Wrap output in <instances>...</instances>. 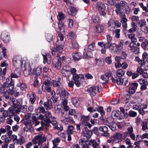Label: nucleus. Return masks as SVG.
Segmentation results:
<instances>
[{"label": "nucleus", "mask_w": 148, "mask_h": 148, "mask_svg": "<svg viewBox=\"0 0 148 148\" xmlns=\"http://www.w3.org/2000/svg\"><path fill=\"white\" fill-rule=\"evenodd\" d=\"M89 49L92 50H94L95 49V43L93 42L89 45L88 46Z\"/></svg>", "instance_id": "052dcab7"}, {"label": "nucleus", "mask_w": 148, "mask_h": 148, "mask_svg": "<svg viewBox=\"0 0 148 148\" xmlns=\"http://www.w3.org/2000/svg\"><path fill=\"white\" fill-rule=\"evenodd\" d=\"M42 68L41 66L37 67L35 70L33 72V74L37 75H39L42 72Z\"/></svg>", "instance_id": "e433bc0d"}, {"label": "nucleus", "mask_w": 148, "mask_h": 148, "mask_svg": "<svg viewBox=\"0 0 148 148\" xmlns=\"http://www.w3.org/2000/svg\"><path fill=\"white\" fill-rule=\"evenodd\" d=\"M97 111L100 113L101 116H103L105 114L104 111L103 110V108L102 107H99L97 108Z\"/></svg>", "instance_id": "09e8293b"}, {"label": "nucleus", "mask_w": 148, "mask_h": 148, "mask_svg": "<svg viewBox=\"0 0 148 148\" xmlns=\"http://www.w3.org/2000/svg\"><path fill=\"white\" fill-rule=\"evenodd\" d=\"M88 145H92L93 148H98L99 143H98L95 140H91L89 141Z\"/></svg>", "instance_id": "72a5a7b5"}, {"label": "nucleus", "mask_w": 148, "mask_h": 148, "mask_svg": "<svg viewBox=\"0 0 148 148\" xmlns=\"http://www.w3.org/2000/svg\"><path fill=\"white\" fill-rule=\"evenodd\" d=\"M71 101L73 105L75 106H77L79 105L78 100L77 98H73L72 99Z\"/></svg>", "instance_id": "3c124183"}, {"label": "nucleus", "mask_w": 148, "mask_h": 148, "mask_svg": "<svg viewBox=\"0 0 148 148\" xmlns=\"http://www.w3.org/2000/svg\"><path fill=\"white\" fill-rule=\"evenodd\" d=\"M20 112V110L19 109H14L12 108H10L8 110V116L10 118H12L16 114H19Z\"/></svg>", "instance_id": "4468645a"}, {"label": "nucleus", "mask_w": 148, "mask_h": 148, "mask_svg": "<svg viewBox=\"0 0 148 148\" xmlns=\"http://www.w3.org/2000/svg\"><path fill=\"white\" fill-rule=\"evenodd\" d=\"M81 57L80 53H73L72 54V57L75 61H77L79 60Z\"/></svg>", "instance_id": "c9c22d12"}, {"label": "nucleus", "mask_w": 148, "mask_h": 148, "mask_svg": "<svg viewBox=\"0 0 148 148\" xmlns=\"http://www.w3.org/2000/svg\"><path fill=\"white\" fill-rule=\"evenodd\" d=\"M24 124L25 125L23 128L24 131L26 132H31L33 131V128L32 125L33 124V123L32 121H29L27 122H25Z\"/></svg>", "instance_id": "9b49d317"}, {"label": "nucleus", "mask_w": 148, "mask_h": 148, "mask_svg": "<svg viewBox=\"0 0 148 148\" xmlns=\"http://www.w3.org/2000/svg\"><path fill=\"white\" fill-rule=\"evenodd\" d=\"M99 130L103 132L101 134L102 136L107 137L109 135V133L108 132V128L105 126H100L99 128Z\"/></svg>", "instance_id": "aec40b11"}, {"label": "nucleus", "mask_w": 148, "mask_h": 148, "mask_svg": "<svg viewBox=\"0 0 148 148\" xmlns=\"http://www.w3.org/2000/svg\"><path fill=\"white\" fill-rule=\"evenodd\" d=\"M39 119L45 123L47 126H49V122L50 120L56 119V118L52 116L51 113L49 111H47L44 115L40 114L39 116Z\"/></svg>", "instance_id": "f03ea898"}, {"label": "nucleus", "mask_w": 148, "mask_h": 148, "mask_svg": "<svg viewBox=\"0 0 148 148\" xmlns=\"http://www.w3.org/2000/svg\"><path fill=\"white\" fill-rule=\"evenodd\" d=\"M21 75V72L19 69L17 68L14 71L13 73L11 74V77L12 78H17L19 77Z\"/></svg>", "instance_id": "c756f323"}, {"label": "nucleus", "mask_w": 148, "mask_h": 148, "mask_svg": "<svg viewBox=\"0 0 148 148\" xmlns=\"http://www.w3.org/2000/svg\"><path fill=\"white\" fill-rule=\"evenodd\" d=\"M27 59L26 57L22 59L20 56H16L13 59L12 63L14 66H19L23 65L27 62Z\"/></svg>", "instance_id": "20e7f679"}, {"label": "nucleus", "mask_w": 148, "mask_h": 148, "mask_svg": "<svg viewBox=\"0 0 148 148\" xmlns=\"http://www.w3.org/2000/svg\"><path fill=\"white\" fill-rule=\"evenodd\" d=\"M124 72L123 70L121 69H119L117 72L116 75L118 77H120L122 76L124 74Z\"/></svg>", "instance_id": "8fccbe9b"}, {"label": "nucleus", "mask_w": 148, "mask_h": 148, "mask_svg": "<svg viewBox=\"0 0 148 148\" xmlns=\"http://www.w3.org/2000/svg\"><path fill=\"white\" fill-rule=\"evenodd\" d=\"M92 19L94 22L98 23L99 22V17L96 15H93L92 16Z\"/></svg>", "instance_id": "13d9d810"}, {"label": "nucleus", "mask_w": 148, "mask_h": 148, "mask_svg": "<svg viewBox=\"0 0 148 148\" xmlns=\"http://www.w3.org/2000/svg\"><path fill=\"white\" fill-rule=\"evenodd\" d=\"M62 65L60 58L57 55L53 59V67L57 69H60Z\"/></svg>", "instance_id": "f8f14e48"}, {"label": "nucleus", "mask_w": 148, "mask_h": 148, "mask_svg": "<svg viewBox=\"0 0 148 148\" xmlns=\"http://www.w3.org/2000/svg\"><path fill=\"white\" fill-rule=\"evenodd\" d=\"M62 122L65 125H66L69 123L70 124H75V122L73 120L70 118V117H66L61 120Z\"/></svg>", "instance_id": "a878e982"}, {"label": "nucleus", "mask_w": 148, "mask_h": 148, "mask_svg": "<svg viewBox=\"0 0 148 148\" xmlns=\"http://www.w3.org/2000/svg\"><path fill=\"white\" fill-rule=\"evenodd\" d=\"M74 127L72 125H70L68 126L67 133V134L73 135L74 133Z\"/></svg>", "instance_id": "f704fd0d"}, {"label": "nucleus", "mask_w": 148, "mask_h": 148, "mask_svg": "<svg viewBox=\"0 0 148 148\" xmlns=\"http://www.w3.org/2000/svg\"><path fill=\"white\" fill-rule=\"evenodd\" d=\"M116 82L118 84L125 86L128 83V80L125 78H119L116 79Z\"/></svg>", "instance_id": "4be33fe9"}, {"label": "nucleus", "mask_w": 148, "mask_h": 148, "mask_svg": "<svg viewBox=\"0 0 148 148\" xmlns=\"http://www.w3.org/2000/svg\"><path fill=\"white\" fill-rule=\"evenodd\" d=\"M59 40L58 39V41L57 42L56 44V48L55 47L52 48L51 52L53 56H55L57 52L62 53L63 50V46L62 44V43H59Z\"/></svg>", "instance_id": "423d86ee"}, {"label": "nucleus", "mask_w": 148, "mask_h": 148, "mask_svg": "<svg viewBox=\"0 0 148 148\" xmlns=\"http://www.w3.org/2000/svg\"><path fill=\"white\" fill-rule=\"evenodd\" d=\"M71 47L74 48H78L79 47L78 44L75 41H73L71 42Z\"/></svg>", "instance_id": "69168bd1"}, {"label": "nucleus", "mask_w": 148, "mask_h": 148, "mask_svg": "<svg viewBox=\"0 0 148 148\" xmlns=\"http://www.w3.org/2000/svg\"><path fill=\"white\" fill-rule=\"evenodd\" d=\"M96 31L97 33H100L102 32L103 30V26L101 25H97L96 27Z\"/></svg>", "instance_id": "58836bf2"}, {"label": "nucleus", "mask_w": 148, "mask_h": 148, "mask_svg": "<svg viewBox=\"0 0 148 148\" xmlns=\"http://www.w3.org/2000/svg\"><path fill=\"white\" fill-rule=\"evenodd\" d=\"M60 139L59 138H54L52 140V143L54 146H56L60 142Z\"/></svg>", "instance_id": "49530a36"}, {"label": "nucleus", "mask_w": 148, "mask_h": 148, "mask_svg": "<svg viewBox=\"0 0 148 148\" xmlns=\"http://www.w3.org/2000/svg\"><path fill=\"white\" fill-rule=\"evenodd\" d=\"M107 125L112 130H115L116 127V124L115 123H112L109 125Z\"/></svg>", "instance_id": "680f3d73"}, {"label": "nucleus", "mask_w": 148, "mask_h": 148, "mask_svg": "<svg viewBox=\"0 0 148 148\" xmlns=\"http://www.w3.org/2000/svg\"><path fill=\"white\" fill-rule=\"evenodd\" d=\"M8 116V111L4 110L3 108H1L0 109V119L2 120H4Z\"/></svg>", "instance_id": "6ab92c4d"}, {"label": "nucleus", "mask_w": 148, "mask_h": 148, "mask_svg": "<svg viewBox=\"0 0 148 148\" xmlns=\"http://www.w3.org/2000/svg\"><path fill=\"white\" fill-rule=\"evenodd\" d=\"M124 41L121 40L118 45L114 43H112V45L110 49L111 53L113 54L120 53L123 49Z\"/></svg>", "instance_id": "f257e3e1"}, {"label": "nucleus", "mask_w": 148, "mask_h": 148, "mask_svg": "<svg viewBox=\"0 0 148 148\" xmlns=\"http://www.w3.org/2000/svg\"><path fill=\"white\" fill-rule=\"evenodd\" d=\"M45 135L42 132H40L39 134L34 137L32 141L34 144L37 143L38 146H42V144L46 141Z\"/></svg>", "instance_id": "7ed1b4c3"}, {"label": "nucleus", "mask_w": 148, "mask_h": 148, "mask_svg": "<svg viewBox=\"0 0 148 148\" xmlns=\"http://www.w3.org/2000/svg\"><path fill=\"white\" fill-rule=\"evenodd\" d=\"M8 92V90L7 89L1 87H0V93L6 94V93H7Z\"/></svg>", "instance_id": "338daca9"}, {"label": "nucleus", "mask_w": 148, "mask_h": 148, "mask_svg": "<svg viewBox=\"0 0 148 148\" xmlns=\"http://www.w3.org/2000/svg\"><path fill=\"white\" fill-rule=\"evenodd\" d=\"M116 27L115 21L112 19L109 20L108 23V30L113 31L114 30Z\"/></svg>", "instance_id": "393cba45"}, {"label": "nucleus", "mask_w": 148, "mask_h": 148, "mask_svg": "<svg viewBox=\"0 0 148 148\" xmlns=\"http://www.w3.org/2000/svg\"><path fill=\"white\" fill-rule=\"evenodd\" d=\"M137 114V112L135 111L132 110H130L129 111L128 115L130 117H135L136 116Z\"/></svg>", "instance_id": "864d4df0"}, {"label": "nucleus", "mask_w": 148, "mask_h": 148, "mask_svg": "<svg viewBox=\"0 0 148 148\" xmlns=\"http://www.w3.org/2000/svg\"><path fill=\"white\" fill-rule=\"evenodd\" d=\"M1 139L2 140H4L5 143H8L10 140H9L8 138L5 135L2 136H1Z\"/></svg>", "instance_id": "e2e57ef3"}, {"label": "nucleus", "mask_w": 148, "mask_h": 148, "mask_svg": "<svg viewBox=\"0 0 148 148\" xmlns=\"http://www.w3.org/2000/svg\"><path fill=\"white\" fill-rule=\"evenodd\" d=\"M22 100L21 99H18L16 100L15 98H10V103L12 106H13L15 108H17L20 107V106L22 103Z\"/></svg>", "instance_id": "6e6552de"}, {"label": "nucleus", "mask_w": 148, "mask_h": 148, "mask_svg": "<svg viewBox=\"0 0 148 148\" xmlns=\"http://www.w3.org/2000/svg\"><path fill=\"white\" fill-rule=\"evenodd\" d=\"M82 77V75H77L74 74L73 75V79L74 80H77L80 79V78Z\"/></svg>", "instance_id": "de8ad7c7"}, {"label": "nucleus", "mask_w": 148, "mask_h": 148, "mask_svg": "<svg viewBox=\"0 0 148 148\" xmlns=\"http://www.w3.org/2000/svg\"><path fill=\"white\" fill-rule=\"evenodd\" d=\"M120 17L121 19V23H127V19L126 18V16L125 14L120 15Z\"/></svg>", "instance_id": "a18cd8bd"}, {"label": "nucleus", "mask_w": 148, "mask_h": 148, "mask_svg": "<svg viewBox=\"0 0 148 148\" xmlns=\"http://www.w3.org/2000/svg\"><path fill=\"white\" fill-rule=\"evenodd\" d=\"M107 4L104 3L98 2L97 5V8L99 11L100 14L104 16L106 14L105 10Z\"/></svg>", "instance_id": "9d476101"}, {"label": "nucleus", "mask_w": 148, "mask_h": 148, "mask_svg": "<svg viewBox=\"0 0 148 148\" xmlns=\"http://www.w3.org/2000/svg\"><path fill=\"white\" fill-rule=\"evenodd\" d=\"M24 67L23 70V73L25 76H27L29 74H33V71L32 70V68L28 63V60H27V62L23 65Z\"/></svg>", "instance_id": "0eeeda50"}, {"label": "nucleus", "mask_w": 148, "mask_h": 148, "mask_svg": "<svg viewBox=\"0 0 148 148\" xmlns=\"http://www.w3.org/2000/svg\"><path fill=\"white\" fill-rule=\"evenodd\" d=\"M68 37L72 40L74 39L76 37V36L74 33L72 32H69L68 35Z\"/></svg>", "instance_id": "5fc2aeb1"}, {"label": "nucleus", "mask_w": 148, "mask_h": 148, "mask_svg": "<svg viewBox=\"0 0 148 148\" xmlns=\"http://www.w3.org/2000/svg\"><path fill=\"white\" fill-rule=\"evenodd\" d=\"M44 85L45 86V87H46V90L48 92H49L51 90V84H48L47 82H44Z\"/></svg>", "instance_id": "37998d69"}, {"label": "nucleus", "mask_w": 148, "mask_h": 148, "mask_svg": "<svg viewBox=\"0 0 148 148\" xmlns=\"http://www.w3.org/2000/svg\"><path fill=\"white\" fill-rule=\"evenodd\" d=\"M43 56V61L44 64L47 63L49 64L51 61V56L49 54H46V53L42 54Z\"/></svg>", "instance_id": "b1692460"}, {"label": "nucleus", "mask_w": 148, "mask_h": 148, "mask_svg": "<svg viewBox=\"0 0 148 148\" xmlns=\"http://www.w3.org/2000/svg\"><path fill=\"white\" fill-rule=\"evenodd\" d=\"M138 86V84L137 83H130L129 85V88L127 92L130 94H134L136 92Z\"/></svg>", "instance_id": "ddd939ff"}, {"label": "nucleus", "mask_w": 148, "mask_h": 148, "mask_svg": "<svg viewBox=\"0 0 148 148\" xmlns=\"http://www.w3.org/2000/svg\"><path fill=\"white\" fill-rule=\"evenodd\" d=\"M14 83L12 81H8L7 80V82L4 83L1 87L7 89L8 90V89H9V88L11 87V89H12L14 88Z\"/></svg>", "instance_id": "412c9836"}, {"label": "nucleus", "mask_w": 148, "mask_h": 148, "mask_svg": "<svg viewBox=\"0 0 148 148\" xmlns=\"http://www.w3.org/2000/svg\"><path fill=\"white\" fill-rule=\"evenodd\" d=\"M97 91L96 87L94 86L90 87L87 90V91L92 96H95L96 95Z\"/></svg>", "instance_id": "2f4dec72"}, {"label": "nucleus", "mask_w": 148, "mask_h": 148, "mask_svg": "<svg viewBox=\"0 0 148 148\" xmlns=\"http://www.w3.org/2000/svg\"><path fill=\"white\" fill-rule=\"evenodd\" d=\"M129 47L130 48V50L136 54H138L139 52V49L138 47H135L134 44L130 43Z\"/></svg>", "instance_id": "bb28decb"}, {"label": "nucleus", "mask_w": 148, "mask_h": 148, "mask_svg": "<svg viewBox=\"0 0 148 148\" xmlns=\"http://www.w3.org/2000/svg\"><path fill=\"white\" fill-rule=\"evenodd\" d=\"M20 87V90H25L27 88L26 84L23 82L21 83Z\"/></svg>", "instance_id": "0e129e2a"}, {"label": "nucleus", "mask_w": 148, "mask_h": 148, "mask_svg": "<svg viewBox=\"0 0 148 148\" xmlns=\"http://www.w3.org/2000/svg\"><path fill=\"white\" fill-rule=\"evenodd\" d=\"M122 134L119 133H115L112 136L115 143H118L122 140Z\"/></svg>", "instance_id": "a211bd4d"}, {"label": "nucleus", "mask_w": 148, "mask_h": 148, "mask_svg": "<svg viewBox=\"0 0 148 148\" xmlns=\"http://www.w3.org/2000/svg\"><path fill=\"white\" fill-rule=\"evenodd\" d=\"M32 119L33 121H32L33 123V124H34L35 126H36L38 125L39 124L40 122L39 121L37 120L36 117L35 116H33L32 118Z\"/></svg>", "instance_id": "bf43d9fd"}, {"label": "nucleus", "mask_w": 148, "mask_h": 148, "mask_svg": "<svg viewBox=\"0 0 148 148\" xmlns=\"http://www.w3.org/2000/svg\"><path fill=\"white\" fill-rule=\"evenodd\" d=\"M1 38L4 42H8L10 40V35L7 32L3 31L1 35Z\"/></svg>", "instance_id": "f3484780"}, {"label": "nucleus", "mask_w": 148, "mask_h": 148, "mask_svg": "<svg viewBox=\"0 0 148 148\" xmlns=\"http://www.w3.org/2000/svg\"><path fill=\"white\" fill-rule=\"evenodd\" d=\"M43 105L47 110H50L52 107V102L50 99L48 100L47 101L45 102Z\"/></svg>", "instance_id": "c85d7f7f"}, {"label": "nucleus", "mask_w": 148, "mask_h": 148, "mask_svg": "<svg viewBox=\"0 0 148 148\" xmlns=\"http://www.w3.org/2000/svg\"><path fill=\"white\" fill-rule=\"evenodd\" d=\"M89 141L87 139L84 138H82L79 139V144L82 146L83 148H86L88 146Z\"/></svg>", "instance_id": "5701e85b"}, {"label": "nucleus", "mask_w": 148, "mask_h": 148, "mask_svg": "<svg viewBox=\"0 0 148 148\" xmlns=\"http://www.w3.org/2000/svg\"><path fill=\"white\" fill-rule=\"evenodd\" d=\"M55 119L50 120V121L49 122V123H51L53 126V128L54 129H56L58 130H61L60 127H58V123L57 121L55 120Z\"/></svg>", "instance_id": "473e14b6"}, {"label": "nucleus", "mask_w": 148, "mask_h": 148, "mask_svg": "<svg viewBox=\"0 0 148 148\" xmlns=\"http://www.w3.org/2000/svg\"><path fill=\"white\" fill-rule=\"evenodd\" d=\"M58 28L57 31L60 33L58 34V39H59V42L60 43H62V41L63 40L64 37L63 34H65V30L63 25V23L61 22H60L58 23ZM58 41V40L57 41Z\"/></svg>", "instance_id": "39448f33"}, {"label": "nucleus", "mask_w": 148, "mask_h": 148, "mask_svg": "<svg viewBox=\"0 0 148 148\" xmlns=\"http://www.w3.org/2000/svg\"><path fill=\"white\" fill-rule=\"evenodd\" d=\"M67 12L69 15L74 16L77 13L76 9L74 7H70L67 10Z\"/></svg>", "instance_id": "7c9ffc66"}, {"label": "nucleus", "mask_w": 148, "mask_h": 148, "mask_svg": "<svg viewBox=\"0 0 148 148\" xmlns=\"http://www.w3.org/2000/svg\"><path fill=\"white\" fill-rule=\"evenodd\" d=\"M27 106L26 105H24L22 107H19L17 109H19L20 110V112L22 111L24 113H25L27 111Z\"/></svg>", "instance_id": "774afa93"}, {"label": "nucleus", "mask_w": 148, "mask_h": 148, "mask_svg": "<svg viewBox=\"0 0 148 148\" xmlns=\"http://www.w3.org/2000/svg\"><path fill=\"white\" fill-rule=\"evenodd\" d=\"M111 73L109 70H107L104 75H103L101 76V79L105 82L103 83V84H106L108 82L109 78L111 76Z\"/></svg>", "instance_id": "2eb2a0df"}, {"label": "nucleus", "mask_w": 148, "mask_h": 148, "mask_svg": "<svg viewBox=\"0 0 148 148\" xmlns=\"http://www.w3.org/2000/svg\"><path fill=\"white\" fill-rule=\"evenodd\" d=\"M83 56L85 58H90L92 57V54L90 51H85L84 53Z\"/></svg>", "instance_id": "c03bdc74"}, {"label": "nucleus", "mask_w": 148, "mask_h": 148, "mask_svg": "<svg viewBox=\"0 0 148 148\" xmlns=\"http://www.w3.org/2000/svg\"><path fill=\"white\" fill-rule=\"evenodd\" d=\"M43 77L44 78V79L45 80L44 82H47L48 84L50 83V78L48 77V76H47L46 75H45L44 74H43Z\"/></svg>", "instance_id": "6e6d98bb"}, {"label": "nucleus", "mask_w": 148, "mask_h": 148, "mask_svg": "<svg viewBox=\"0 0 148 148\" xmlns=\"http://www.w3.org/2000/svg\"><path fill=\"white\" fill-rule=\"evenodd\" d=\"M115 6L116 9L115 10V12L117 14L121 15L123 13V11L121 10V7L119 3H117L115 4Z\"/></svg>", "instance_id": "cd10ccee"}, {"label": "nucleus", "mask_w": 148, "mask_h": 148, "mask_svg": "<svg viewBox=\"0 0 148 148\" xmlns=\"http://www.w3.org/2000/svg\"><path fill=\"white\" fill-rule=\"evenodd\" d=\"M57 93L59 95L62 99H64L68 98V93L63 88H59L57 90Z\"/></svg>", "instance_id": "1a4fd4ad"}, {"label": "nucleus", "mask_w": 148, "mask_h": 148, "mask_svg": "<svg viewBox=\"0 0 148 148\" xmlns=\"http://www.w3.org/2000/svg\"><path fill=\"white\" fill-rule=\"evenodd\" d=\"M146 21L145 19L141 20L138 23V24L139 25V27L141 28L142 27H144V26L146 24Z\"/></svg>", "instance_id": "603ef678"}, {"label": "nucleus", "mask_w": 148, "mask_h": 148, "mask_svg": "<svg viewBox=\"0 0 148 148\" xmlns=\"http://www.w3.org/2000/svg\"><path fill=\"white\" fill-rule=\"evenodd\" d=\"M11 127L9 125H7L5 127L6 131H8L7 134L8 136H10L12 133V131L11 130Z\"/></svg>", "instance_id": "a19ab883"}, {"label": "nucleus", "mask_w": 148, "mask_h": 148, "mask_svg": "<svg viewBox=\"0 0 148 148\" xmlns=\"http://www.w3.org/2000/svg\"><path fill=\"white\" fill-rule=\"evenodd\" d=\"M41 127H40L36 129V130L37 132H39V131L42 130L44 128V126H45V125L46 126V125H45V123L44 122H43V121H41Z\"/></svg>", "instance_id": "4d7b16f0"}, {"label": "nucleus", "mask_w": 148, "mask_h": 148, "mask_svg": "<svg viewBox=\"0 0 148 148\" xmlns=\"http://www.w3.org/2000/svg\"><path fill=\"white\" fill-rule=\"evenodd\" d=\"M90 117L89 116H82L81 117V121L82 123L85 125L88 126L89 128L92 127V125L88 122L90 120Z\"/></svg>", "instance_id": "dca6fc26"}, {"label": "nucleus", "mask_w": 148, "mask_h": 148, "mask_svg": "<svg viewBox=\"0 0 148 148\" xmlns=\"http://www.w3.org/2000/svg\"><path fill=\"white\" fill-rule=\"evenodd\" d=\"M57 18L58 20L60 21L58 23L60 22H62L63 21L64 18V15L62 13H60L57 16Z\"/></svg>", "instance_id": "ea45409f"}, {"label": "nucleus", "mask_w": 148, "mask_h": 148, "mask_svg": "<svg viewBox=\"0 0 148 148\" xmlns=\"http://www.w3.org/2000/svg\"><path fill=\"white\" fill-rule=\"evenodd\" d=\"M120 112L119 111L115 110L113 111L111 113V116L112 118L114 119H117L120 115Z\"/></svg>", "instance_id": "4c0bfd02"}, {"label": "nucleus", "mask_w": 148, "mask_h": 148, "mask_svg": "<svg viewBox=\"0 0 148 148\" xmlns=\"http://www.w3.org/2000/svg\"><path fill=\"white\" fill-rule=\"evenodd\" d=\"M120 30L116 29L113 32V33L115 34V37L117 38H119L120 37Z\"/></svg>", "instance_id": "79ce46f5"}]
</instances>
